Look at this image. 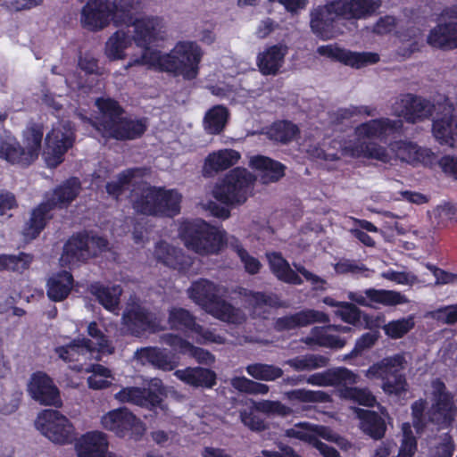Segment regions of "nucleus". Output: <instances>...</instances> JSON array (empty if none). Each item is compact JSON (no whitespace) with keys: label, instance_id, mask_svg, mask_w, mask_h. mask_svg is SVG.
Segmentation results:
<instances>
[{"label":"nucleus","instance_id":"49","mask_svg":"<svg viewBox=\"0 0 457 457\" xmlns=\"http://www.w3.org/2000/svg\"><path fill=\"white\" fill-rule=\"evenodd\" d=\"M0 158L12 164L29 165L31 159L26 150L18 142L4 141L0 143Z\"/></svg>","mask_w":457,"mask_h":457},{"label":"nucleus","instance_id":"28","mask_svg":"<svg viewBox=\"0 0 457 457\" xmlns=\"http://www.w3.org/2000/svg\"><path fill=\"white\" fill-rule=\"evenodd\" d=\"M161 342L170 346L174 351L188 354L199 363L210 365L215 361L214 355L209 351L195 346L177 335L164 334L161 337Z\"/></svg>","mask_w":457,"mask_h":457},{"label":"nucleus","instance_id":"54","mask_svg":"<svg viewBox=\"0 0 457 457\" xmlns=\"http://www.w3.org/2000/svg\"><path fill=\"white\" fill-rule=\"evenodd\" d=\"M298 132L297 126L292 122L278 121L267 130V136L273 141L287 144L296 137Z\"/></svg>","mask_w":457,"mask_h":457},{"label":"nucleus","instance_id":"29","mask_svg":"<svg viewBox=\"0 0 457 457\" xmlns=\"http://www.w3.org/2000/svg\"><path fill=\"white\" fill-rule=\"evenodd\" d=\"M109 446L106 434L91 431L83 435L76 443L78 457H101Z\"/></svg>","mask_w":457,"mask_h":457},{"label":"nucleus","instance_id":"31","mask_svg":"<svg viewBox=\"0 0 457 457\" xmlns=\"http://www.w3.org/2000/svg\"><path fill=\"white\" fill-rule=\"evenodd\" d=\"M162 197H165V195ZM160 200L163 198L159 194V187L146 185H142L139 187V193H135L132 198L133 207L137 212L154 216H158V212L163 210L157 207Z\"/></svg>","mask_w":457,"mask_h":457},{"label":"nucleus","instance_id":"45","mask_svg":"<svg viewBox=\"0 0 457 457\" xmlns=\"http://www.w3.org/2000/svg\"><path fill=\"white\" fill-rule=\"evenodd\" d=\"M91 293L106 310L112 312L118 311L120 296L122 293V289L119 285L112 287L98 284L92 285Z\"/></svg>","mask_w":457,"mask_h":457},{"label":"nucleus","instance_id":"38","mask_svg":"<svg viewBox=\"0 0 457 457\" xmlns=\"http://www.w3.org/2000/svg\"><path fill=\"white\" fill-rule=\"evenodd\" d=\"M174 375L182 382L195 387H212L216 383V374L200 367L178 370Z\"/></svg>","mask_w":457,"mask_h":457},{"label":"nucleus","instance_id":"44","mask_svg":"<svg viewBox=\"0 0 457 457\" xmlns=\"http://www.w3.org/2000/svg\"><path fill=\"white\" fill-rule=\"evenodd\" d=\"M72 276L67 271L53 275L47 281V295L53 301L65 299L72 288Z\"/></svg>","mask_w":457,"mask_h":457},{"label":"nucleus","instance_id":"50","mask_svg":"<svg viewBox=\"0 0 457 457\" xmlns=\"http://www.w3.org/2000/svg\"><path fill=\"white\" fill-rule=\"evenodd\" d=\"M228 116V112L225 107L221 105L214 106L209 110L204 116V129L209 134L220 133L226 125Z\"/></svg>","mask_w":457,"mask_h":457},{"label":"nucleus","instance_id":"52","mask_svg":"<svg viewBox=\"0 0 457 457\" xmlns=\"http://www.w3.org/2000/svg\"><path fill=\"white\" fill-rule=\"evenodd\" d=\"M159 194L162 195H165L163 200L158 201V208L160 206L161 209H164L162 211L158 212V216H166V217H173L179 213L180 212V202H181V195L173 189L166 190L162 187H159Z\"/></svg>","mask_w":457,"mask_h":457},{"label":"nucleus","instance_id":"53","mask_svg":"<svg viewBox=\"0 0 457 457\" xmlns=\"http://www.w3.org/2000/svg\"><path fill=\"white\" fill-rule=\"evenodd\" d=\"M227 244L236 252L239 257L241 262L244 264V268L249 274H257L261 268L262 263L254 256L251 255L241 245V243L234 237L226 239Z\"/></svg>","mask_w":457,"mask_h":457},{"label":"nucleus","instance_id":"36","mask_svg":"<svg viewBox=\"0 0 457 457\" xmlns=\"http://www.w3.org/2000/svg\"><path fill=\"white\" fill-rule=\"evenodd\" d=\"M135 358L142 364L150 363L164 371L172 370L178 365L164 350L156 347L141 348L135 353Z\"/></svg>","mask_w":457,"mask_h":457},{"label":"nucleus","instance_id":"16","mask_svg":"<svg viewBox=\"0 0 457 457\" xmlns=\"http://www.w3.org/2000/svg\"><path fill=\"white\" fill-rule=\"evenodd\" d=\"M122 322L135 336H140L145 331L155 332L161 328L156 317L134 301L128 303L122 315Z\"/></svg>","mask_w":457,"mask_h":457},{"label":"nucleus","instance_id":"20","mask_svg":"<svg viewBox=\"0 0 457 457\" xmlns=\"http://www.w3.org/2000/svg\"><path fill=\"white\" fill-rule=\"evenodd\" d=\"M28 391L31 398L42 405L58 407L62 404L59 389L44 372H36L31 376Z\"/></svg>","mask_w":457,"mask_h":457},{"label":"nucleus","instance_id":"17","mask_svg":"<svg viewBox=\"0 0 457 457\" xmlns=\"http://www.w3.org/2000/svg\"><path fill=\"white\" fill-rule=\"evenodd\" d=\"M350 301L365 307L374 304L395 306L409 303L408 298L400 292L386 289L368 288L364 291H350L347 293Z\"/></svg>","mask_w":457,"mask_h":457},{"label":"nucleus","instance_id":"1","mask_svg":"<svg viewBox=\"0 0 457 457\" xmlns=\"http://www.w3.org/2000/svg\"><path fill=\"white\" fill-rule=\"evenodd\" d=\"M203 56L201 47L194 41H179L168 54L146 50L143 56H134L124 66L128 70L134 66H146L182 76L186 79L196 78Z\"/></svg>","mask_w":457,"mask_h":457},{"label":"nucleus","instance_id":"42","mask_svg":"<svg viewBox=\"0 0 457 457\" xmlns=\"http://www.w3.org/2000/svg\"><path fill=\"white\" fill-rule=\"evenodd\" d=\"M206 312L214 318L231 324H242L246 320L242 310L220 298Z\"/></svg>","mask_w":457,"mask_h":457},{"label":"nucleus","instance_id":"25","mask_svg":"<svg viewBox=\"0 0 457 457\" xmlns=\"http://www.w3.org/2000/svg\"><path fill=\"white\" fill-rule=\"evenodd\" d=\"M329 317L325 312L306 309L292 315L278 318L276 320L275 328L278 330H289L298 327H306L312 323H328Z\"/></svg>","mask_w":457,"mask_h":457},{"label":"nucleus","instance_id":"57","mask_svg":"<svg viewBox=\"0 0 457 457\" xmlns=\"http://www.w3.org/2000/svg\"><path fill=\"white\" fill-rule=\"evenodd\" d=\"M376 108L360 105H351L346 108H340L331 114L332 122L340 123L345 120H349L354 116H374L376 115Z\"/></svg>","mask_w":457,"mask_h":457},{"label":"nucleus","instance_id":"4","mask_svg":"<svg viewBox=\"0 0 457 457\" xmlns=\"http://www.w3.org/2000/svg\"><path fill=\"white\" fill-rule=\"evenodd\" d=\"M96 104L100 112L99 116L96 121L89 122L104 137L120 140L134 139L145 131V121L122 117V110L114 100L98 98Z\"/></svg>","mask_w":457,"mask_h":457},{"label":"nucleus","instance_id":"43","mask_svg":"<svg viewBox=\"0 0 457 457\" xmlns=\"http://www.w3.org/2000/svg\"><path fill=\"white\" fill-rule=\"evenodd\" d=\"M144 174L145 170L142 169H128L120 173L116 180L107 183L106 191L110 195L118 197L125 190L130 189L131 187L137 184Z\"/></svg>","mask_w":457,"mask_h":457},{"label":"nucleus","instance_id":"22","mask_svg":"<svg viewBox=\"0 0 457 457\" xmlns=\"http://www.w3.org/2000/svg\"><path fill=\"white\" fill-rule=\"evenodd\" d=\"M433 404L429 411V420L439 425L447 426L453 420V395L446 391L445 384L436 379L432 382Z\"/></svg>","mask_w":457,"mask_h":457},{"label":"nucleus","instance_id":"18","mask_svg":"<svg viewBox=\"0 0 457 457\" xmlns=\"http://www.w3.org/2000/svg\"><path fill=\"white\" fill-rule=\"evenodd\" d=\"M102 426L118 436H125L129 431L142 434L145 430L142 422L126 408L112 410L101 419Z\"/></svg>","mask_w":457,"mask_h":457},{"label":"nucleus","instance_id":"60","mask_svg":"<svg viewBox=\"0 0 457 457\" xmlns=\"http://www.w3.org/2000/svg\"><path fill=\"white\" fill-rule=\"evenodd\" d=\"M87 334L92 337V340H88L94 346V353L98 352L104 353H112L113 346L107 339V337L103 334V332L98 328L96 322H90L88 324Z\"/></svg>","mask_w":457,"mask_h":457},{"label":"nucleus","instance_id":"64","mask_svg":"<svg viewBox=\"0 0 457 457\" xmlns=\"http://www.w3.org/2000/svg\"><path fill=\"white\" fill-rule=\"evenodd\" d=\"M335 270L338 274L352 273L362 277H370V270L363 264L351 260H342L336 263Z\"/></svg>","mask_w":457,"mask_h":457},{"label":"nucleus","instance_id":"6","mask_svg":"<svg viewBox=\"0 0 457 457\" xmlns=\"http://www.w3.org/2000/svg\"><path fill=\"white\" fill-rule=\"evenodd\" d=\"M179 236L187 248L201 255L218 253L225 241L223 231L201 220L184 222Z\"/></svg>","mask_w":457,"mask_h":457},{"label":"nucleus","instance_id":"24","mask_svg":"<svg viewBox=\"0 0 457 457\" xmlns=\"http://www.w3.org/2000/svg\"><path fill=\"white\" fill-rule=\"evenodd\" d=\"M358 376L346 368L329 369L314 373L306 378V382L317 386H337L357 383Z\"/></svg>","mask_w":457,"mask_h":457},{"label":"nucleus","instance_id":"39","mask_svg":"<svg viewBox=\"0 0 457 457\" xmlns=\"http://www.w3.org/2000/svg\"><path fill=\"white\" fill-rule=\"evenodd\" d=\"M132 42L134 41L129 28L119 29L106 41L104 53L110 60H122L126 57L125 50Z\"/></svg>","mask_w":457,"mask_h":457},{"label":"nucleus","instance_id":"37","mask_svg":"<svg viewBox=\"0 0 457 457\" xmlns=\"http://www.w3.org/2000/svg\"><path fill=\"white\" fill-rule=\"evenodd\" d=\"M389 149L395 158L408 163L424 161L430 156L428 149L421 148L411 141H395L389 145Z\"/></svg>","mask_w":457,"mask_h":457},{"label":"nucleus","instance_id":"11","mask_svg":"<svg viewBox=\"0 0 457 457\" xmlns=\"http://www.w3.org/2000/svg\"><path fill=\"white\" fill-rule=\"evenodd\" d=\"M37 428L50 441L64 445L72 441L75 428L72 423L61 412L46 410L36 420Z\"/></svg>","mask_w":457,"mask_h":457},{"label":"nucleus","instance_id":"10","mask_svg":"<svg viewBox=\"0 0 457 457\" xmlns=\"http://www.w3.org/2000/svg\"><path fill=\"white\" fill-rule=\"evenodd\" d=\"M133 29L131 36L134 43L142 49L138 56H143L146 50L156 51L150 47L151 45L163 40L166 37V24L159 16L146 15L136 18L131 21ZM137 56L134 54L131 56Z\"/></svg>","mask_w":457,"mask_h":457},{"label":"nucleus","instance_id":"41","mask_svg":"<svg viewBox=\"0 0 457 457\" xmlns=\"http://www.w3.org/2000/svg\"><path fill=\"white\" fill-rule=\"evenodd\" d=\"M240 154L232 149H224L210 154L205 159L204 170L205 174L212 175L226 170L236 164Z\"/></svg>","mask_w":457,"mask_h":457},{"label":"nucleus","instance_id":"46","mask_svg":"<svg viewBox=\"0 0 457 457\" xmlns=\"http://www.w3.org/2000/svg\"><path fill=\"white\" fill-rule=\"evenodd\" d=\"M329 359L321 354L308 353L299 355L285 361V364L295 371H312L328 366Z\"/></svg>","mask_w":457,"mask_h":457},{"label":"nucleus","instance_id":"55","mask_svg":"<svg viewBox=\"0 0 457 457\" xmlns=\"http://www.w3.org/2000/svg\"><path fill=\"white\" fill-rule=\"evenodd\" d=\"M87 372H90L91 375L87 378V385L89 388L94 390H99L106 388L111 385L112 371L100 364H93L89 368L86 369Z\"/></svg>","mask_w":457,"mask_h":457},{"label":"nucleus","instance_id":"51","mask_svg":"<svg viewBox=\"0 0 457 457\" xmlns=\"http://www.w3.org/2000/svg\"><path fill=\"white\" fill-rule=\"evenodd\" d=\"M247 374L256 380L275 381L282 378L284 371L281 368L261 362L252 363L246 366Z\"/></svg>","mask_w":457,"mask_h":457},{"label":"nucleus","instance_id":"27","mask_svg":"<svg viewBox=\"0 0 457 457\" xmlns=\"http://www.w3.org/2000/svg\"><path fill=\"white\" fill-rule=\"evenodd\" d=\"M154 256L157 262L179 270H186L192 264L190 257L165 241L156 243Z\"/></svg>","mask_w":457,"mask_h":457},{"label":"nucleus","instance_id":"26","mask_svg":"<svg viewBox=\"0 0 457 457\" xmlns=\"http://www.w3.org/2000/svg\"><path fill=\"white\" fill-rule=\"evenodd\" d=\"M287 46L282 44L267 47L259 53L256 60L260 72L265 76H276L282 68Z\"/></svg>","mask_w":457,"mask_h":457},{"label":"nucleus","instance_id":"48","mask_svg":"<svg viewBox=\"0 0 457 457\" xmlns=\"http://www.w3.org/2000/svg\"><path fill=\"white\" fill-rule=\"evenodd\" d=\"M43 135L44 130L40 124H31L23 132L24 150L32 162L38 157Z\"/></svg>","mask_w":457,"mask_h":457},{"label":"nucleus","instance_id":"12","mask_svg":"<svg viewBox=\"0 0 457 457\" xmlns=\"http://www.w3.org/2000/svg\"><path fill=\"white\" fill-rule=\"evenodd\" d=\"M108 242L101 237L76 236L64 245L60 262L62 266L74 265L95 256L107 248Z\"/></svg>","mask_w":457,"mask_h":457},{"label":"nucleus","instance_id":"58","mask_svg":"<svg viewBox=\"0 0 457 457\" xmlns=\"http://www.w3.org/2000/svg\"><path fill=\"white\" fill-rule=\"evenodd\" d=\"M286 395L289 400L303 403H327L330 401V396L327 393L305 388L295 389L287 392Z\"/></svg>","mask_w":457,"mask_h":457},{"label":"nucleus","instance_id":"7","mask_svg":"<svg viewBox=\"0 0 457 457\" xmlns=\"http://www.w3.org/2000/svg\"><path fill=\"white\" fill-rule=\"evenodd\" d=\"M79 190L80 182L76 178H71L58 187L46 203L33 211L23 229L25 237L29 240L37 237L46 226L47 212L55 207H66L77 197Z\"/></svg>","mask_w":457,"mask_h":457},{"label":"nucleus","instance_id":"21","mask_svg":"<svg viewBox=\"0 0 457 457\" xmlns=\"http://www.w3.org/2000/svg\"><path fill=\"white\" fill-rule=\"evenodd\" d=\"M337 0H332L325 5H319L311 11L310 25L312 31L321 39L333 37L332 24L337 17H342L337 11Z\"/></svg>","mask_w":457,"mask_h":457},{"label":"nucleus","instance_id":"19","mask_svg":"<svg viewBox=\"0 0 457 457\" xmlns=\"http://www.w3.org/2000/svg\"><path fill=\"white\" fill-rule=\"evenodd\" d=\"M317 52L322 56L339 61L356 69L377 63L379 61V55L377 53L353 52L336 45L321 46L318 47Z\"/></svg>","mask_w":457,"mask_h":457},{"label":"nucleus","instance_id":"34","mask_svg":"<svg viewBox=\"0 0 457 457\" xmlns=\"http://www.w3.org/2000/svg\"><path fill=\"white\" fill-rule=\"evenodd\" d=\"M337 11L346 19H361L372 14L381 5L380 0H337Z\"/></svg>","mask_w":457,"mask_h":457},{"label":"nucleus","instance_id":"30","mask_svg":"<svg viewBox=\"0 0 457 457\" xmlns=\"http://www.w3.org/2000/svg\"><path fill=\"white\" fill-rule=\"evenodd\" d=\"M220 287L204 278L193 282L187 289L188 297L205 311L220 298Z\"/></svg>","mask_w":457,"mask_h":457},{"label":"nucleus","instance_id":"35","mask_svg":"<svg viewBox=\"0 0 457 457\" xmlns=\"http://www.w3.org/2000/svg\"><path fill=\"white\" fill-rule=\"evenodd\" d=\"M114 397L120 403H129L143 407L155 406L161 401L156 393L136 386L124 387L116 393Z\"/></svg>","mask_w":457,"mask_h":457},{"label":"nucleus","instance_id":"9","mask_svg":"<svg viewBox=\"0 0 457 457\" xmlns=\"http://www.w3.org/2000/svg\"><path fill=\"white\" fill-rule=\"evenodd\" d=\"M255 179V176L247 170L236 168L214 187L212 195L227 205L242 204L251 195Z\"/></svg>","mask_w":457,"mask_h":457},{"label":"nucleus","instance_id":"8","mask_svg":"<svg viewBox=\"0 0 457 457\" xmlns=\"http://www.w3.org/2000/svg\"><path fill=\"white\" fill-rule=\"evenodd\" d=\"M285 436L298 439L315 447L324 457H339L338 452L326 444L320 442V438L334 442L341 448L347 449L350 444L332 431L329 428L312 424L309 422H299L284 432Z\"/></svg>","mask_w":457,"mask_h":457},{"label":"nucleus","instance_id":"2","mask_svg":"<svg viewBox=\"0 0 457 457\" xmlns=\"http://www.w3.org/2000/svg\"><path fill=\"white\" fill-rule=\"evenodd\" d=\"M402 128L401 120L384 117L361 123L354 129L355 140H349L343 145L342 154L351 158H366L389 162L391 156L384 146L364 139L384 140L401 130Z\"/></svg>","mask_w":457,"mask_h":457},{"label":"nucleus","instance_id":"13","mask_svg":"<svg viewBox=\"0 0 457 457\" xmlns=\"http://www.w3.org/2000/svg\"><path fill=\"white\" fill-rule=\"evenodd\" d=\"M74 133L69 121H62L46 135L44 152L48 167L54 168L63 161V155L73 145Z\"/></svg>","mask_w":457,"mask_h":457},{"label":"nucleus","instance_id":"63","mask_svg":"<svg viewBox=\"0 0 457 457\" xmlns=\"http://www.w3.org/2000/svg\"><path fill=\"white\" fill-rule=\"evenodd\" d=\"M400 39L404 46L403 55H409L419 50L422 42V35L419 29L411 28L406 34L400 35Z\"/></svg>","mask_w":457,"mask_h":457},{"label":"nucleus","instance_id":"56","mask_svg":"<svg viewBox=\"0 0 457 457\" xmlns=\"http://www.w3.org/2000/svg\"><path fill=\"white\" fill-rule=\"evenodd\" d=\"M168 321L170 328L175 329L193 331V327L196 326L195 317L187 310L180 307L170 310Z\"/></svg>","mask_w":457,"mask_h":457},{"label":"nucleus","instance_id":"15","mask_svg":"<svg viewBox=\"0 0 457 457\" xmlns=\"http://www.w3.org/2000/svg\"><path fill=\"white\" fill-rule=\"evenodd\" d=\"M434 111L435 105L430 101L411 94L400 96L392 105L394 115L411 123L428 119Z\"/></svg>","mask_w":457,"mask_h":457},{"label":"nucleus","instance_id":"47","mask_svg":"<svg viewBox=\"0 0 457 457\" xmlns=\"http://www.w3.org/2000/svg\"><path fill=\"white\" fill-rule=\"evenodd\" d=\"M358 416L361 419V428L365 434L375 439L381 438L384 436L386 424L378 413L359 410Z\"/></svg>","mask_w":457,"mask_h":457},{"label":"nucleus","instance_id":"32","mask_svg":"<svg viewBox=\"0 0 457 457\" xmlns=\"http://www.w3.org/2000/svg\"><path fill=\"white\" fill-rule=\"evenodd\" d=\"M54 353L65 362H80L91 358L94 346L87 338L74 339L66 345L55 347Z\"/></svg>","mask_w":457,"mask_h":457},{"label":"nucleus","instance_id":"61","mask_svg":"<svg viewBox=\"0 0 457 457\" xmlns=\"http://www.w3.org/2000/svg\"><path fill=\"white\" fill-rule=\"evenodd\" d=\"M413 327V318L407 317L389 321L383 327V330L387 337L398 339L406 335Z\"/></svg>","mask_w":457,"mask_h":457},{"label":"nucleus","instance_id":"23","mask_svg":"<svg viewBox=\"0 0 457 457\" xmlns=\"http://www.w3.org/2000/svg\"><path fill=\"white\" fill-rule=\"evenodd\" d=\"M451 105L443 107L442 115L433 121L435 138L444 145L453 146L457 143V113Z\"/></svg>","mask_w":457,"mask_h":457},{"label":"nucleus","instance_id":"40","mask_svg":"<svg viewBox=\"0 0 457 457\" xmlns=\"http://www.w3.org/2000/svg\"><path fill=\"white\" fill-rule=\"evenodd\" d=\"M266 257L270 270L278 279L294 285H301L303 283L301 278L291 269L288 262L283 258L281 253L276 252L267 253Z\"/></svg>","mask_w":457,"mask_h":457},{"label":"nucleus","instance_id":"62","mask_svg":"<svg viewBox=\"0 0 457 457\" xmlns=\"http://www.w3.org/2000/svg\"><path fill=\"white\" fill-rule=\"evenodd\" d=\"M403 440L397 457H412L417 449L416 439L412 436L409 423L402 426Z\"/></svg>","mask_w":457,"mask_h":457},{"label":"nucleus","instance_id":"5","mask_svg":"<svg viewBox=\"0 0 457 457\" xmlns=\"http://www.w3.org/2000/svg\"><path fill=\"white\" fill-rule=\"evenodd\" d=\"M408 366L403 353L386 356L371 365L365 372L368 378H378L383 381L382 389L386 394L401 395L407 392L408 383L403 371Z\"/></svg>","mask_w":457,"mask_h":457},{"label":"nucleus","instance_id":"14","mask_svg":"<svg viewBox=\"0 0 457 457\" xmlns=\"http://www.w3.org/2000/svg\"><path fill=\"white\" fill-rule=\"evenodd\" d=\"M440 22L433 28L427 38L432 47L452 50L457 48V5L445 8Z\"/></svg>","mask_w":457,"mask_h":457},{"label":"nucleus","instance_id":"3","mask_svg":"<svg viewBox=\"0 0 457 457\" xmlns=\"http://www.w3.org/2000/svg\"><path fill=\"white\" fill-rule=\"evenodd\" d=\"M145 0H89L81 9L84 29L100 31L112 21L116 25L130 22L131 12L143 9Z\"/></svg>","mask_w":457,"mask_h":457},{"label":"nucleus","instance_id":"33","mask_svg":"<svg viewBox=\"0 0 457 457\" xmlns=\"http://www.w3.org/2000/svg\"><path fill=\"white\" fill-rule=\"evenodd\" d=\"M250 165L260 172L262 184L275 183L285 175V165L263 155L251 157Z\"/></svg>","mask_w":457,"mask_h":457},{"label":"nucleus","instance_id":"59","mask_svg":"<svg viewBox=\"0 0 457 457\" xmlns=\"http://www.w3.org/2000/svg\"><path fill=\"white\" fill-rule=\"evenodd\" d=\"M341 397L358 403L365 406H374L376 397L367 388L347 387L340 391Z\"/></svg>","mask_w":457,"mask_h":457}]
</instances>
